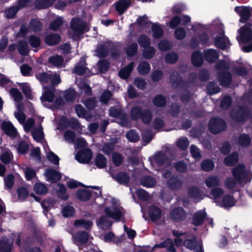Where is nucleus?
I'll return each mask as SVG.
<instances>
[{
  "mask_svg": "<svg viewBox=\"0 0 252 252\" xmlns=\"http://www.w3.org/2000/svg\"><path fill=\"white\" fill-rule=\"evenodd\" d=\"M36 77L42 83L44 88V92L41 99L43 104L47 106L46 104L47 102H53L55 99L54 89L53 87H47L45 84L50 82L53 86L57 85L61 82L60 76L57 73H52L49 75L46 73L43 72L37 74Z\"/></svg>",
  "mask_w": 252,
  "mask_h": 252,
  "instance_id": "obj_1",
  "label": "nucleus"
},
{
  "mask_svg": "<svg viewBox=\"0 0 252 252\" xmlns=\"http://www.w3.org/2000/svg\"><path fill=\"white\" fill-rule=\"evenodd\" d=\"M173 233L176 236L174 240L176 245L180 246L184 245L190 250L196 248L195 252H203L202 243L200 241H196L195 236L188 235L186 236V239L184 241L183 239L182 238L183 233L178 231H173Z\"/></svg>",
  "mask_w": 252,
  "mask_h": 252,
  "instance_id": "obj_2",
  "label": "nucleus"
},
{
  "mask_svg": "<svg viewBox=\"0 0 252 252\" xmlns=\"http://www.w3.org/2000/svg\"><path fill=\"white\" fill-rule=\"evenodd\" d=\"M237 40L242 46V50L245 52L252 51V30L251 27L246 25L240 28L237 31Z\"/></svg>",
  "mask_w": 252,
  "mask_h": 252,
  "instance_id": "obj_3",
  "label": "nucleus"
},
{
  "mask_svg": "<svg viewBox=\"0 0 252 252\" xmlns=\"http://www.w3.org/2000/svg\"><path fill=\"white\" fill-rule=\"evenodd\" d=\"M232 174L235 180L241 185H245L251 182L252 179V172L245 168L242 164H239L232 170Z\"/></svg>",
  "mask_w": 252,
  "mask_h": 252,
  "instance_id": "obj_4",
  "label": "nucleus"
},
{
  "mask_svg": "<svg viewBox=\"0 0 252 252\" xmlns=\"http://www.w3.org/2000/svg\"><path fill=\"white\" fill-rule=\"evenodd\" d=\"M219 71V81L220 84L223 86H227L231 82V75L227 72L228 66L224 61H221L217 66Z\"/></svg>",
  "mask_w": 252,
  "mask_h": 252,
  "instance_id": "obj_5",
  "label": "nucleus"
},
{
  "mask_svg": "<svg viewBox=\"0 0 252 252\" xmlns=\"http://www.w3.org/2000/svg\"><path fill=\"white\" fill-rule=\"evenodd\" d=\"M104 212L109 218H111L116 221L120 220L125 214L124 209L116 203L106 207L104 209Z\"/></svg>",
  "mask_w": 252,
  "mask_h": 252,
  "instance_id": "obj_6",
  "label": "nucleus"
},
{
  "mask_svg": "<svg viewBox=\"0 0 252 252\" xmlns=\"http://www.w3.org/2000/svg\"><path fill=\"white\" fill-rule=\"evenodd\" d=\"M137 23L141 26H151L154 38H158L162 36L163 33V28L157 24L150 23L147 16H144L139 17L137 19Z\"/></svg>",
  "mask_w": 252,
  "mask_h": 252,
  "instance_id": "obj_7",
  "label": "nucleus"
},
{
  "mask_svg": "<svg viewBox=\"0 0 252 252\" xmlns=\"http://www.w3.org/2000/svg\"><path fill=\"white\" fill-rule=\"evenodd\" d=\"M71 25L72 32L74 33L72 35V37L74 39H78L80 34L83 32L89 30L87 24L78 18L73 19Z\"/></svg>",
  "mask_w": 252,
  "mask_h": 252,
  "instance_id": "obj_8",
  "label": "nucleus"
},
{
  "mask_svg": "<svg viewBox=\"0 0 252 252\" xmlns=\"http://www.w3.org/2000/svg\"><path fill=\"white\" fill-rule=\"evenodd\" d=\"M244 204V202L236 201L232 195L226 194L223 196L220 201H218L217 205L224 208H228L235 205L242 206Z\"/></svg>",
  "mask_w": 252,
  "mask_h": 252,
  "instance_id": "obj_9",
  "label": "nucleus"
},
{
  "mask_svg": "<svg viewBox=\"0 0 252 252\" xmlns=\"http://www.w3.org/2000/svg\"><path fill=\"white\" fill-rule=\"evenodd\" d=\"M226 124L221 119L218 118L212 119L209 123L210 130L214 133H218L225 130Z\"/></svg>",
  "mask_w": 252,
  "mask_h": 252,
  "instance_id": "obj_10",
  "label": "nucleus"
},
{
  "mask_svg": "<svg viewBox=\"0 0 252 252\" xmlns=\"http://www.w3.org/2000/svg\"><path fill=\"white\" fill-rule=\"evenodd\" d=\"M55 201L52 199L45 200L42 202V206L43 209V212L45 216L48 218V225L50 226L53 227L55 224V221L54 219H52L51 215L48 213V211L52 208L54 204Z\"/></svg>",
  "mask_w": 252,
  "mask_h": 252,
  "instance_id": "obj_11",
  "label": "nucleus"
},
{
  "mask_svg": "<svg viewBox=\"0 0 252 252\" xmlns=\"http://www.w3.org/2000/svg\"><path fill=\"white\" fill-rule=\"evenodd\" d=\"M11 235L9 238L4 237L2 240H0V252H10L15 234L9 233Z\"/></svg>",
  "mask_w": 252,
  "mask_h": 252,
  "instance_id": "obj_12",
  "label": "nucleus"
},
{
  "mask_svg": "<svg viewBox=\"0 0 252 252\" xmlns=\"http://www.w3.org/2000/svg\"><path fill=\"white\" fill-rule=\"evenodd\" d=\"M109 114L110 116L113 117H118L120 119L119 123L122 126H128L127 121V116L126 114H123L121 111V108L118 107H112L109 110Z\"/></svg>",
  "mask_w": 252,
  "mask_h": 252,
  "instance_id": "obj_13",
  "label": "nucleus"
},
{
  "mask_svg": "<svg viewBox=\"0 0 252 252\" xmlns=\"http://www.w3.org/2000/svg\"><path fill=\"white\" fill-rule=\"evenodd\" d=\"M170 217L175 221L180 222L187 217V213L182 207H176L170 213Z\"/></svg>",
  "mask_w": 252,
  "mask_h": 252,
  "instance_id": "obj_14",
  "label": "nucleus"
},
{
  "mask_svg": "<svg viewBox=\"0 0 252 252\" xmlns=\"http://www.w3.org/2000/svg\"><path fill=\"white\" fill-rule=\"evenodd\" d=\"M235 11L241 16L240 22L244 23L250 18L252 13V8L244 6H236Z\"/></svg>",
  "mask_w": 252,
  "mask_h": 252,
  "instance_id": "obj_15",
  "label": "nucleus"
},
{
  "mask_svg": "<svg viewBox=\"0 0 252 252\" xmlns=\"http://www.w3.org/2000/svg\"><path fill=\"white\" fill-rule=\"evenodd\" d=\"M92 158L91 151L87 149L78 152L75 155L76 159L80 163H87L89 162Z\"/></svg>",
  "mask_w": 252,
  "mask_h": 252,
  "instance_id": "obj_16",
  "label": "nucleus"
},
{
  "mask_svg": "<svg viewBox=\"0 0 252 252\" xmlns=\"http://www.w3.org/2000/svg\"><path fill=\"white\" fill-rule=\"evenodd\" d=\"M44 175L46 180L51 183L58 182L61 178V174L57 171L51 168H47L45 170Z\"/></svg>",
  "mask_w": 252,
  "mask_h": 252,
  "instance_id": "obj_17",
  "label": "nucleus"
},
{
  "mask_svg": "<svg viewBox=\"0 0 252 252\" xmlns=\"http://www.w3.org/2000/svg\"><path fill=\"white\" fill-rule=\"evenodd\" d=\"M1 127L3 131L8 136L12 138L16 137L18 132L16 128L10 122H3Z\"/></svg>",
  "mask_w": 252,
  "mask_h": 252,
  "instance_id": "obj_18",
  "label": "nucleus"
},
{
  "mask_svg": "<svg viewBox=\"0 0 252 252\" xmlns=\"http://www.w3.org/2000/svg\"><path fill=\"white\" fill-rule=\"evenodd\" d=\"M153 165L156 164L159 166L168 167V160L165 158L164 156L161 153L158 154L151 159Z\"/></svg>",
  "mask_w": 252,
  "mask_h": 252,
  "instance_id": "obj_19",
  "label": "nucleus"
},
{
  "mask_svg": "<svg viewBox=\"0 0 252 252\" xmlns=\"http://www.w3.org/2000/svg\"><path fill=\"white\" fill-rule=\"evenodd\" d=\"M112 223V221L105 216H102L96 222L98 227L102 229L109 228Z\"/></svg>",
  "mask_w": 252,
  "mask_h": 252,
  "instance_id": "obj_20",
  "label": "nucleus"
},
{
  "mask_svg": "<svg viewBox=\"0 0 252 252\" xmlns=\"http://www.w3.org/2000/svg\"><path fill=\"white\" fill-rule=\"evenodd\" d=\"M75 243L78 246L85 243L89 239V236L87 232H82L75 234L73 236Z\"/></svg>",
  "mask_w": 252,
  "mask_h": 252,
  "instance_id": "obj_21",
  "label": "nucleus"
},
{
  "mask_svg": "<svg viewBox=\"0 0 252 252\" xmlns=\"http://www.w3.org/2000/svg\"><path fill=\"white\" fill-rule=\"evenodd\" d=\"M48 62L51 65L58 67L64 66L63 59L59 55H55L51 57L48 60Z\"/></svg>",
  "mask_w": 252,
  "mask_h": 252,
  "instance_id": "obj_22",
  "label": "nucleus"
},
{
  "mask_svg": "<svg viewBox=\"0 0 252 252\" xmlns=\"http://www.w3.org/2000/svg\"><path fill=\"white\" fill-rule=\"evenodd\" d=\"M16 108L17 111L14 113V116L20 124H24L26 119V116L22 112L24 105L23 104H17Z\"/></svg>",
  "mask_w": 252,
  "mask_h": 252,
  "instance_id": "obj_23",
  "label": "nucleus"
},
{
  "mask_svg": "<svg viewBox=\"0 0 252 252\" xmlns=\"http://www.w3.org/2000/svg\"><path fill=\"white\" fill-rule=\"evenodd\" d=\"M204 57L208 62H214L218 58L219 54L214 49H208L204 51Z\"/></svg>",
  "mask_w": 252,
  "mask_h": 252,
  "instance_id": "obj_24",
  "label": "nucleus"
},
{
  "mask_svg": "<svg viewBox=\"0 0 252 252\" xmlns=\"http://www.w3.org/2000/svg\"><path fill=\"white\" fill-rule=\"evenodd\" d=\"M231 116L237 121L242 122L249 119L252 122V116L251 114L247 111H243L241 110L239 111L236 117H234L232 113Z\"/></svg>",
  "mask_w": 252,
  "mask_h": 252,
  "instance_id": "obj_25",
  "label": "nucleus"
},
{
  "mask_svg": "<svg viewBox=\"0 0 252 252\" xmlns=\"http://www.w3.org/2000/svg\"><path fill=\"white\" fill-rule=\"evenodd\" d=\"M215 44L217 46L223 49L229 45V40L223 33H221L220 36L215 38Z\"/></svg>",
  "mask_w": 252,
  "mask_h": 252,
  "instance_id": "obj_26",
  "label": "nucleus"
},
{
  "mask_svg": "<svg viewBox=\"0 0 252 252\" xmlns=\"http://www.w3.org/2000/svg\"><path fill=\"white\" fill-rule=\"evenodd\" d=\"M130 3V0H119L116 4V8L120 14H123Z\"/></svg>",
  "mask_w": 252,
  "mask_h": 252,
  "instance_id": "obj_27",
  "label": "nucleus"
},
{
  "mask_svg": "<svg viewBox=\"0 0 252 252\" xmlns=\"http://www.w3.org/2000/svg\"><path fill=\"white\" fill-rule=\"evenodd\" d=\"M206 216L204 210H201L195 213L192 218V223L195 225L201 224Z\"/></svg>",
  "mask_w": 252,
  "mask_h": 252,
  "instance_id": "obj_28",
  "label": "nucleus"
},
{
  "mask_svg": "<svg viewBox=\"0 0 252 252\" xmlns=\"http://www.w3.org/2000/svg\"><path fill=\"white\" fill-rule=\"evenodd\" d=\"M151 67L149 63L146 61L140 62L137 66V71L139 74L144 75L150 71Z\"/></svg>",
  "mask_w": 252,
  "mask_h": 252,
  "instance_id": "obj_29",
  "label": "nucleus"
},
{
  "mask_svg": "<svg viewBox=\"0 0 252 252\" xmlns=\"http://www.w3.org/2000/svg\"><path fill=\"white\" fill-rule=\"evenodd\" d=\"M189 196L192 198L194 201L197 202L203 199L201 193L196 188H191L188 189Z\"/></svg>",
  "mask_w": 252,
  "mask_h": 252,
  "instance_id": "obj_30",
  "label": "nucleus"
},
{
  "mask_svg": "<svg viewBox=\"0 0 252 252\" xmlns=\"http://www.w3.org/2000/svg\"><path fill=\"white\" fill-rule=\"evenodd\" d=\"M9 94L15 102V105L22 104L20 101L23 99V95L16 88H12L9 90Z\"/></svg>",
  "mask_w": 252,
  "mask_h": 252,
  "instance_id": "obj_31",
  "label": "nucleus"
},
{
  "mask_svg": "<svg viewBox=\"0 0 252 252\" xmlns=\"http://www.w3.org/2000/svg\"><path fill=\"white\" fill-rule=\"evenodd\" d=\"M148 211L150 217L153 220H158L161 216L160 210L154 206H150Z\"/></svg>",
  "mask_w": 252,
  "mask_h": 252,
  "instance_id": "obj_32",
  "label": "nucleus"
},
{
  "mask_svg": "<svg viewBox=\"0 0 252 252\" xmlns=\"http://www.w3.org/2000/svg\"><path fill=\"white\" fill-rule=\"evenodd\" d=\"M167 185L171 189H177L181 187L182 181L180 178L173 177L168 181Z\"/></svg>",
  "mask_w": 252,
  "mask_h": 252,
  "instance_id": "obj_33",
  "label": "nucleus"
},
{
  "mask_svg": "<svg viewBox=\"0 0 252 252\" xmlns=\"http://www.w3.org/2000/svg\"><path fill=\"white\" fill-rule=\"evenodd\" d=\"M85 59L84 57L81 58L80 63L77 64L74 69V72L77 74L81 75L87 72V68L85 67Z\"/></svg>",
  "mask_w": 252,
  "mask_h": 252,
  "instance_id": "obj_34",
  "label": "nucleus"
},
{
  "mask_svg": "<svg viewBox=\"0 0 252 252\" xmlns=\"http://www.w3.org/2000/svg\"><path fill=\"white\" fill-rule=\"evenodd\" d=\"M32 133L33 139L37 142H40L43 139V132L40 125L36 128L32 129Z\"/></svg>",
  "mask_w": 252,
  "mask_h": 252,
  "instance_id": "obj_35",
  "label": "nucleus"
},
{
  "mask_svg": "<svg viewBox=\"0 0 252 252\" xmlns=\"http://www.w3.org/2000/svg\"><path fill=\"white\" fill-rule=\"evenodd\" d=\"M134 63L132 62L128 64L125 68L122 69L119 72V75L123 79L127 78L133 69Z\"/></svg>",
  "mask_w": 252,
  "mask_h": 252,
  "instance_id": "obj_36",
  "label": "nucleus"
},
{
  "mask_svg": "<svg viewBox=\"0 0 252 252\" xmlns=\"http://www.w3.org/2000/svg\"><path fill=\"white\" fill-rule=\"evenodd\" d=\"M167 248L169 251L175 252V250L173 246L172 240L170 239H166L165 241L160 243L159 244L155 245L154 248Z\"/></svg>",
  "mask_w": 252,
  "mask_h": 252,
  "instance_id": "obj_37",
  "label": "nucleus"
},
{
  "mask_svg": "<svg viewBox=\"0 0 252 252\" xmlns=\"http://www.w3.org/2000/svg\"><path fill=\"white\" fill-rule=\"evenodd\" d=\"M144 48L142 52V56L144 58L150 59L154 56L156 53V50L154 47L149 45Z\"/></svg>",
  "mask_w": 252,
  "mask_h": 252,
  "instance_id": "obj_38",
  "label": "nucleus"
},
{
  "mask_svg": "<svg viewBox=\"0 0 252 252\" xmlns=\"http://www.w3.org/2000/svg\"><path fill=\"white\" fill-rule=\"evenodd\" d=\"M211 195L215 200V202L218 204V201H220L223 197V191L219 188L213 189L211 191Z\"/></svg>",
  "mask_w": 252,
  "mask_h": 252,
  "instance_id": "obj_39",
  "label": "nucleus"
},
{
  "mask_svg": "<svg viewBox=\"0 0 252 252\" xmlns=\"http://www.w3.org/2000/svg\"><path fill=\"white\" fill-rule=\"evenodd\" d=\"M250 142L251 139L249 136L246 134H242L239 136L237 144L240 146L246 147L250 144Z\"/></svg>",
  "mask_w": 252,
  "mask_h": 252,
  "instance_id": "obj_40",
  "label": "nucleus"
},
{
  "mask_svg": "<svg viewBox=\"0 0 252 252\" xmlns=\"http://www.w3.org/2000/svg\"><path fill=\"white\" fill-rule=\"evenodd\" d=\"M34 191L38 194H45L47 192L48 189L46 185L41 183H36L33 187Z\"/></svg>",
  "mask_w": 252,
  "mask_h": 252,
  "instance_id": "obj_41",
  "label": "nucleus"
},
{
  "mask_svg": "<svg viewBox=\"0 0 252 252\" xmlns=\"http://www.w3.org/2000/svg\"><path fill=\"white\" fill-rule=\"evenodd\" d=\"M206 185L209 188L219 186L220 184V179L216 176L208 177L206 180Z\"/></svg>",
  "mask_w": 252,
  "mask_h": 252,
  "instance_id": "obj_42",
  "label": "nucleus"
},
{
  "mask_svg": "<svg viewBox=\"0 0 252 252\" xmlns=\"http://www.w3.org/2000/svg\"><path fill=\"white\" fill-rule=\"evenodd\" d=\"M60 36L57 34H49L45 39L47 44L53 45L57 44L60 40Z\"/></svg>",
  "mask_w": 252,
  "mask_h": 252,
  "instance_id": "obj_43",
  "label": "nucleus"
},
{
  "mask_svg": "<svg viewBox=\"0 0 252 252\" xmlns=\"http://www.w3.org/2000/svg\"><path fill=\"white\" fill-rule=\"evenodd\" d=\"M141 184L142 186L151 188L153 187L156 184V180L153 177H144L141 179Z\"/></svg>",
  "mask_w": 252,
  "mask_h": 252,
  "instance_id": "obj_44",
  "label": "nucleus"
},
{
  "mask_svg": "<svg viewBox=\"0 0 252 252\" xmlns=\"http://www.w3.org/2000/svg\"><path fill=\"white\" fill-rule=\"evenodd\" d=\"M93 225L91 220H77L74 222V225L76 227H82L86 229L90 228Z\"/></svg>",
  "mask_w": 252,
  "mask_h": 252,
  "instance_id": "obj_45",
  "label": "nucleus"
},
{
  "mask_svg": "<svg viewBox=\"0 0 252 252\" xmlns=\"http://www.w3.org/2000/svg\"><path fill=\"white\" fill-rule=\"evenodd\" d=\"M215 167V164L214 162L210 159L204 160L201 164V169L205 171H209L214 169Z\"/></svg>",
  "mask_w": 252,
  "mask_h": 252,
  "instance_id": "obj_46",
  "label": "nucleus"
},
{
  "mask_svg": "<svg viewBox=\"0 0 252 252\" xmlns=\"http://www.w3.org/2000/svg\"><path fill=\"white\" fill-rule=\"evenodd\" d=\"M141 108L139 107H133L131 110L130 117L132 119L137 120L141 117L142 111Z\"/></svg>",
  "mask_w": 252,
  "mask_h": 252,
  "instance_id": "obj_47",
  "label": "nucleus"
},
{
  "mask_svg": "<svg viewBox=\"0 0 252 252\" xmlns=\"http://www.w3.org/2000/svg\"><path fill=\"white\" fill-rule=\"evenodd\" d=\"M55 0H36V7L39 9L48 7L52 5Z\"/></svg>",
  "mask_w": 252,
  "mask_h": 252,
  "instance_id": "obj_48",
  "label": "nucleus"
},
{
  "mask_svg": "<svg viewBox=\"0 0 252 252\" xmlns=\"http://www.w3.org/2000/svg\"><path fill=\"white\" fill-rule=\"evenodd\" d=\"M191 60L195 66H200L202 63V57L199 52H195L192 54Z\"/></svg>",
  "mask_w": 252,
  "mask_h": 252,
  "instance_id": "obj_49",
  "label": "nucleus"
},
{
  "mask_svg": "<svg viewBox=\"0 0 252 252\" xmlns=\"http://www.w3.org/2000/svg\"><path fill=\"white\" fill-rule=\"evenodd\" d=\"M76 195L77 198L80 200H87L90 198L91 193L90 191L87 189H83L78 191Z\"/></svg>",
  "mask_w": 252,
  "mask_h": 252,
  "instance_id": "obj_50",
  "label": "nucleus"
},
{
  "mask_svg": "<svg viewBox=\"0 0 252 252\" xmlns=\"http://www.w3.org/2000/svg\"><path fill=\"white\" fill-rule=\"evenodd\" d=\"M238 160V155L236 153H234L227 157L224 159L225 163L227 165H232L236 163Z\"/></svg>",
  "mask_w": 252,
  "mask_h": 252,
  "instance_id": "obj_51",
  "label": "nucleus"
},
{
  "mask_svg": "<svg viewBox=\"0 0 252 252\" xmlns=\"http://www.w3.org/2000/svg\"><path fill=\"white\" fill-rule=\"evenodd\" d=\"M138 45L136 43L129 44L126 49V52L129 57L133 56L137 51Z\"/></svg>",
  "mask_w": 252,
  "mask_h": 252,
  "instance_id": "obj_52",
  "label": "nucleus"
},
{
  "mask_svg": "<svg viewBox=\"0 0 252 252\" xmlns=\"http://www.w3.org/2000/svg\"><path fill=\"white\" fill-rule=\"evenodd\" d=\"M21 89L25 95L29 98L31 99L32 98V94L31 93V90L27 83H19L18 84Z\"/></svg>",
  "mask_w": 252,
  "mask_h": 252,
  "instance_id": "obj_53",
  "label": "nucleus"
},
{
  "mask_svg": "<svg viewBox=\"0 0 252 252\" xmlns=\"http://www.w3.org/2000/svg\"><path fill=\"white\" fill-rule=\"evenodd\" d=\"M44 149L46 151V157L48 160L54 164H58L59 162V157L52 152L50 151L49 150L48 152L46 149V147H44Z\"/></svg>",
  "mask_w": 252,
  "mask_h": 252,
  "instance_id": "obj_54",
  "label": "nucleus"
},
{
  "mask_svg": "<svg viewBox=\"0 0 252 252\" xmlns=\"http://www.w3.org/2000/svg\"><path fill=\"white\" fill-rule=\"evenodd\" d=\"M95 163L97 167L102 168L105 167L106 164V159L103 155L99 154L96 157Z\"/></svg>",
  "mask_w": 252,
  "mask_h": 252,
  "instance_id": "obj_55",
  "label": "nucleus"
},
{
  "mask_svg": "<svg viewBox=\"0 0 252 252\" xmlns=\"http://www.w3.org/2000/svg\"><path fill=\"white\" fill-rule=\"evenodd\" d=\"M0 158L2 162L8 163L12 159L13 155L10 151H6L0 155Z\"/></svg>",
  "mask_w": 252,
  "mask_h": 252,
  "instance_id": "obj_56",
  "label": "nucleus"
},
{
  "mask_svg": "<svg viewBox=\"0 0 252 252\" xmlns=\"http://www.w3.org/2000/svg\"><path fill=\"white\" fill-rule=\"evenodd\" d=\"M140 119L144 124H149L152 119L151 112L148 109L143 110Z\"/></svg>",
  "mask_w": 252,
  "mask_h": 252,
  "instance_id": "obj_57",
  "label": "nucleus"
},
{
  "mask_svg": "<svg viewBox=\"0 0 252 252\" xmlns=\"http://www.w3.org/2000/svg\"><path fill=\"white\" fill-rule=\"evenodd\" d=\"M176 144L179 148L181 150H185L188 147L189 142L186 137H182L177 140Z\"/></svg>",
  "mask_w": 252,
  "mask_h": 252,
  "instance_id": "obj_58",
  "label": "nucleus"
},
{
  "mask_svg": "<svg viewBox=\"0 0 252 252\" xmlns=\"http://www.w3.org/2000/svg\"><path fill=\"white\" fill-rule=\"evenodd\" d=\"M18 50L22 55H26L29 52V47L27 43L19 42L18 45Z\"/></svg>",
  "mask_w": 252,
  "mask_h": 252,
  "instance_id": "obj_59",
  "label": "nucleus"
},
{
  "mask_svg": "<svg viewBox=\"0 0 252 252\" xmlns=\"http://www.w3.org/2000/svg\"><path fill=\"white\" fill-rule=\"evenodd\" d=\"M57 190L58 191V195L60 198L63 200L67 199L68 195L65 193L66 189L64 186L61 184H58Z\"/></svg>",
  "mask_w": 252,
  "mask_h": 252,
  "instance_id": "obj_60",
  "label": "nucleus"
},
{
  "mask_svg": "<svg viewBox=\"0 0 252 252\" xmlns=\"http://www.w3.org/2000/svg\"><path fill=\"white\" fill-rule=\"evenodd\" d=\"M114 178L120 184H126L129 181L128 177L124 173H120Z\"/></svg>",
  "mask_w": 252,
  "mask_h": 252,
  "instance_id": "obj_61",
  "label": "nucleus"
},
{
  "mask_svg": "<svg viewBox=\"0 0 252 252\" xmlns=\"http://www.w3.org/2000/svg\"><path fill=\"white\" fill-rule=\"evenodd\" d=\"M135 194L139 199L142 200H145L150 198V194L142 189H136Z\"/></svg>",
  "mask_w": 252,
  "mask_h": 252,
  "instance_id": "obj_62",
  "label": "nucleus"
},
{
  "mask_svg": "<svg viewBox=\"0 0 252 252\" xmlns=\"http://www.w3.org/2000/svg\"><path fill=\"white\" fill-rule=\"evenodd\" d=\"M154 104L158 107L164 106L166 103L165 98L162 95H158L153 99Z\"/></svg>",
  "mask_w": 252,
  "mask_h": 252,
  "instance_id": "obj_63",
  "label": "nucleus"
},
{
  "mask_svg": "<svg viewBox=\"0 0 252 252\" xmlns=\"http://www.w3.org/2000/svg\"><path fill=\"white\" fill-rule=\"evenodd\" d=\"M174 34L176 39L181 40L185 37L186 32L184 28L179 27L176 29Z\"/></svg>",
  "mask_w": 252,
  "mask_h": 252,
  "instance_id": "obj_64",
  "label": "nucleus"
}]
</instances>
